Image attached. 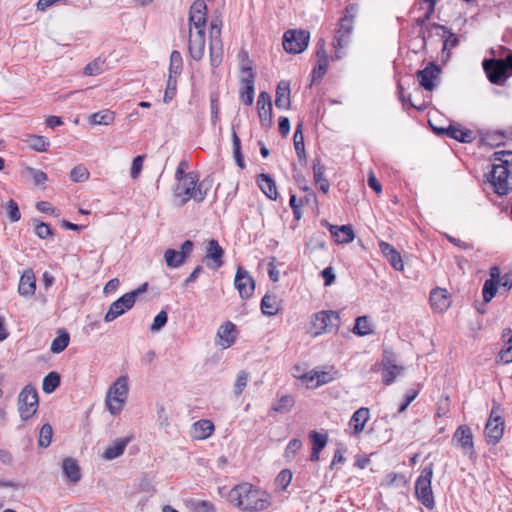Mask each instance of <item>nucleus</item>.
<instances>
[{"mask_svg": "<svg viewBox=\"0 0 512 512\" xmlns=\"http://www.w3.org/2000/svg\"><path fill=\"white\" fill-rule=\"evenodd\" d=\"M380 367L382 381L385 385L392 384L405 371V367L399 364L396 354L389 349H384Z\"/></svg>", "mask_w": 512, "mask_h": 512, "instance_id": "6e6552de", "label": "nucleus"}, {"mask_svg": "<svg viewBox=\"0 0 512 512\" xmlns=\"http://www.w3.org/2000/svg\"><path fill=\"white\" fill-rule=\"evenodd\" d=\"M214 429L215 427L212 421L202 419L192 425L190 436L195 440H204L213 434Z\"/></svg>", "mask_w": 512, "mask_h": 512, "instance_id": "c85d7f7f", "label": "nucleus"}, {"mask_svg": "<svg viewBox=\"0 0 512 512\" xmlns=\"http://www.w3.org/2000/svg\"><path fill=\"white\" fill-rule=\"evenodd\" d=\"M36 234L39 238L46 239L52 236V230L48 224L40 222L36 225Z\"/></svg>", "mask_w": 512, "mask_h": 512, "instance_id": "680f3d73", "label": "nucleus"}, {"mask_svg": "<svg viewBox=\"0 0 512 512\" xmlns=\"http://www.w3.org/2000/svg\"><path fill=\"white\" fill-rule=\"evenodd\" d=\"M207 5L203 0H195L189 12L188 50L190 56L199 61L206 48Z\"/></svg>", "mask_w": 512, "mask_h": 512, "instance_id": "f257e3e1", "label": "nucleus"}, {"mask_svg": "<svg viewBox=\"0 0 512 512\" xmlns=\"http://www.w3.org/2000/svg\"><path fill=\"white\" fill-rule=\"evenodd\" d=\"M195 512H215L213 505L204 500H198L193 503Z\"/></svg>", "mask_w": 512, "mask_h": 512, "instance_id": "0e129e2a", "label": "nucleus"}, {"mask_svg": "<svg viewBox=\"0 0 512 512\" xmlns=\"http://www.w3.org/2000/svg\"><path fill=\"white\" fill-rule=\"evenodd\" d=\"M430 304L435 312L443 313L451 305L450 294L446 289L436 288L430 292Z\"/></svg>", "mask_w": 512, "mask_h": 512, "instance_id": "4be33fe9", "label": "nucleus"}, {"mask_svg": "<svg viewBox=\"0 0 512 512\" xmlns=\"http://www.w3.org/2000/svg\"><path fill=\"white\" fill-rule=\"evenodd\" d=\"M440 68L434 63H429L423 70L417 72L419 84L426 90L432 91L440 76Z\"/></svg>", "mask_w": 512, "mask_h": 512, "instance_id": "aec40b11", "label": "nucleus"}, {"mask_svg": "<svg viewBox=\"0 0 512 512\" xmlns=\"http://www.w3.org/2000/svg\"><path fill=\"white\" fill-rule=\"evenodd\" d=\"M144 155L136 156L131 165L130 175L133 179L139 178L142 168H143V162H144Z\"/></svg>", "mask_w": 512, "mask_h": 512, "instance_id": "4d7b16f0", "label": "nucleus"}, {"mask_svg": "<svg viewBox=\"0 0 512 512\" xmlns=\"http://www.w3.org/2000/svg\"><path fill=\"white\" fill-rule=\"evenodd\" d=\"M27 172L32 177L33 182L35 185H43L47 180V175L41 170L34 169V168H28Z\"/></svg>", "mask_w": 512, "mask_h": 512, "instance_id": "bf43d9fd", "label": "nucleus"}, {"mask_svg": "<svg viewBox=\"0 0 512 512\" xmlns=\"http://www.w3.org/2000/svg\"><path fill=\"white\" fill-rule=\"evenodd\" d=\"M60 384V376L56 372H50L43 379L42 389L45 393H52Z\"/></svg>", "mask_w": 512, "mask_h": 512, "instance_id": "a18cd8bd", "label": "nucleus"}, {"mask_svg": "<svg viewBox=\"0 0 512 512\" xmlns=\"http://www.w3.org/2000/svg\"><path fill=\"white\" fill-rule=\"evenodd\" d=\"M69 335L68 333L64 332L60 335H58L51 343V347H50V350L53 352V353H61L62 351H64L66 349V347L68 346L69 344Z\"/></svg>", "mask_w": 512, "mask_h": 512, "instance_id": "09e8293b", "label": "nucleus"}, {"mask_svg": "<svg viewBox=\"0 0 512 512\" xmlns=\"http://www.w3.org/2000/svg\"><path fill=\"white\" fill-rule=\"evenodd\" d=\"M309 39L310 33L306 30H288L283 36V47L288 53L298 54L307 48Z\"/></svg>", "mask_w": 512, "mask_h": 512, "instance_id": "f8f14e48", "label": "nucleus"}, {"mask_svg": "<svg viewBox=\"0 0 512 512\" xmlns=\"http://www.w3.org/2000/svg\"><path fill=\"white\" fill-rule=\"evenodd\" d=\"M249 382V373L245 370H241L237 373L235 383L233 385V392L236 397H239L244 389L247 387Z\"/></svg>", "mask_w": 512, "mask_h": 512, "instance_id": "c03bdc74", "label": "nucleus"}, {"mask_svg": "<svg viewBox=\"0 0 512 512\" xmlns=\"http://www.w3.org/2000/svg\"><path fill=\"white\" fill-rule=\"evenodd\" d=\"M496 284L493 279L486 280L483 286V298L485 302H489L496 293Z\"/></svg>", "mask_w": 512, "mask_h": 512, "instance_id": "13d9d810", "label": "nucleus"}, {"mask_svg": "<svg viewBox=\"0 0 512 512\" xmlns=\"http://www.w3.org/2000/svg\"><path fill=\"white\" fill-rule=\"evenodd\" d=\"M36 290V279L32 270H26L20 277L18 292L23 297H32Z\"/></svg>", "mask_w": 512, "mask_h": 512, "instance_id": "7c9ffc66", "label": "nucleus"}, {"mask_svg": "<svg viewBox=\"0 0 512 512\" xmlns=\"http://www.w3.org/2000/svg\"><path fill=\"white\" fill-rule=\"evenodd\" d=\"M38 393L31 386H25L18 396V410L23 420L31 418L38 409Z\"/></svg>", "mask_w": 512, "mask_h": 512, "instance_id": "1a4fd4ad", "label": "nucleus"}, {"mask_svg": "<svg viewBox=\"0 0 512 512\" xmlns=\"http://www.w3.org/2000/svg\"><path fill=\"white\" fill-rule=\"evenodd\" d=\"M492 169L489 173V182L498 195H506L512 189V152L499 151L492 156Z\"/></svg>", "mask_w": 512, "mask_h": 512, "instance_id": "20e7f679", "label": "nucleus"}, {"mask_svg": "<svg viewBox=\"0 0 512 512\" xmlns=\"http://www.w3.org/2000/svg\"><path fill=\"white\" fill-rule=\"evenodd\" d=\"M325 167L319 159L313 162V176L316 185L323 193H327L330 188L328 180L324 177Z\"/></svg>", "mask_w": 512, "mask_h": 512, "instance_id": "c9c22d12", "label": "nucleus"}, {"mask_svg": "<svg viewBox=\"0 0 512 512\" xmlns=\"http://www.w3.org/2000/svg\"><path fill=\"white\" fill-rule=\"evenodd\" d=\"M53 429L50 424H44L39 431L38 445L47 448L51 444Z\"/></svg>", "mask_w": 512, "mask_h": 512, "instance_id": "de8ad7c7", "label": "nucleus"}, {"mask_svg": "<svg viewBox=\"0 0 512 512\" xmlns=\"http://www.w3.org/2000/svg\"><path fill=\"white\" fill-rule=\"evenodd\" d=\"M321 276L325 281V286H329L335 280V274L332 267H326L322 272Z\"/></svg>", "mask_w": 512, "mask_h": 512, "instance_id": "774afa93", "label": "nucleus"}, {"mask_svg": "<svg viewBox=\"0 0 512 512\" xmlns=\"http://www.w3.org/2000/svg\"><path fill=\"white\" fill-rule=\"evenodd\" d=\"M6 211H7L9 219L12 222H16V221L20 220L21 213L19 211L18 204L14 200L11 199L7 202Z\"/></svg>", "mask_w": 512, "mask_h": 512, "instance_id": "6e6d98bb", "label": "nucleus"}, {"mask_svg": "<svg viewBox=\"0 0 512 512\" xmlns=\"http://www.w3.org/2000/svg\"><path fill=\"white\" fill-rule=\"evenodd\" d=\"M375 333V324L367 316L358 317L354 323V334L368 336Z\"/></svg>", "mask_w": 512, "mask_h": 512, "instance_id": "4c0bfd02", "label": "nucleus"}, {"mask_svg": "<svg viewBox=\"0 0 512 512\" xmlns=\"http://www.w3.org/2000/svg\"><path fill=\"white\" fill-rule=\"evenodd\" d=\"M303 124L300 122L298 123L293 141H294V147L297 153V156L299 159H302L305 157V147H304V135H303Z\"/></svg>", "mask_w": 512, "mask_h": 512, "instance_id": "79ce46f5", "label": "nucleus"}, {"mask_svg": "<svg viewBox=\"0 0 512 512\" xmlns=\"http://www.w3.org/2000/svg\"><path fill=\"white\" fill-rule=\"evenodd\" d=\"M258 186L261 191L271 200H276L278 196L276 184L274 180L267 174L258 176Z\"/></svg>", "mask_w": 512, "mask_h": 512, "instance_id": "f704fd0d", "label": "nucleus"}, {"mask_svg": "<svg viewBox=\"0 0 512 512\" xmlns=\"http://www.w3.org/2000/svg\"><path fill=\"white\" fill-rule=\"evenodd\" d=\"M339 324V316L333 311H321L313 315L310 333L314 336L328 333Z\"/></svg>", "mask_w": 512, "mask_h": 512, "instance_id": "9b49d317", "label": "nucleus"}, {"mask_svg": "<svg viewBox=\"0 0 512 512\" xmlns=\"http://www.w3.org/2000/svg\"><path fill=\"white\" fill-rule=\"evenodd\" d=\"M441 131H445L449 137L460 142L467 143L473 140V132L460 126L450 125L447 129H442Z\"/></svg>", "mask_w": 512, "mask_h": 512, "instance_id": "e433bc0d", "label": "nucleus"}, {"mask_svg": "<svg viewBox=\"0 0 512 512\" xmlns=\"http://www.w3.org/2000/svg\"><path fill=\"white\" fill-rule=\"evenodd\" d=\"M351 31H352V16L350 15V6L345 8V14L340 19L338 28L335 32L334 37V55L333 60H339L344 55H347L348 49L351 42Z\"/></svg>", "mask_w": 512, "mask_h": 512, "instance_id": "39448f33", "label": "nucleus"}, {"mask_svg": "<svg viewBox=\"0 0 512 512\" xmlns=\"http://www.w3.org/2000/svg\"><path fill=\"white\" fill-rule=\"evenodd\" d=\"M290 100V84L288 81H280L276 89L275 105L279 109H289Z\"/></svg>", "mask_w": 512, "mask_h": 512, "instance_id": "2f4dec72", "label": "nucleus"}, {"mask_svg": "<svg viewBox=\"0 0 512 512\" xmlns=\"http://www.w3.org/2000/svg\"><path fill=\"white\" fill-rule=\"evenodd\" d=\"M452 443L459 448L463 455L472 458L475 455L473 433L469 426H459L453 434Z\"/></svg>", "mask_w": 512, "mask_h": 512, "instance_id": "4468645a", "label": "nucleus"}, {"mask_svg": "<svg viewBox=\"0 0 512 512\" xmlns=\"http://www.w3.org/2000/svg\"><path fill=\"white\" fill-rule=\"evenodd\" d=\"M234 285L242 299L250 298L255 290V282L253 278L250 276L248 271L241 267H238L237 269Z\"/></svg>", "mask_w": 512, "mask_h": 512, "instance_id": "dca6fc26", "label": "nucleus"}, {"mask_svg": "<svg viewBox=\"0 0 512 512\" xmlns=\"http://www.w3.org/2000/svg\"><path fill=\"white\" fill-rule=\"evenodd\" d=\"M236 340V326L227 321L223 323L217 331L216 344L223 349H227L234 344Z\"/></svg>", "mask_w": 512, "mask_h": 512, "instance_id": "412c9836", "label": "nucleus"}, {"mask_svg": "<svg viewBox=\"0 0 512 512\" xmlns=\"http://www.w3.org/2000/svg\"><path fill=\"white\" fill-rule=\"evenodd\" d=\"M28 143L32 149H34L38 152L46 151V149L50 145V142L48 141L47 138H45L43 136H37V135L31 136L28 140Z\"/></svg>", "mask_w": 512, "mask_h": 512, "instance_id": "3c124183", "label": "nucleus"}, {"mask_svg": "<svg viewBox=\"0 0 512 512\" xmlns=\"http://www.w3.org/2000/svg\"><path fill=\"white\" fill-rule=\"evenodd\" d=\"M213 180L207 176L199 182L198 175L195 172H189L185 178L178 181L174 188V197L180 206L193 199L196 202H202L211 189Z\"/></svg>", "mask_w": 512, "mask_h": 512, "instance_id": "7ed1b4c3", "label": "nucleus"}, {"mask_svg": "<svg viewBox=\"0 0 512 512\" xmlns=\"http://www.w3.org/2000/svg\"><path fill=\"white\" fill-rule=\"evenodd\" d=\"M229 502L242 510L257 511L269 506L268 495L250 482H241L230 490Z\"/></svg>", "mask_w": 512, "mask_h": 512, "instance_id": "f03ea898", "label": "nucleus"}, {"mask_svg": "<svg viewBox=\"0 0 512 512\" xmlns=\"http://www.w3.org/2000/svg\"><path fill=\"white\" fill-rule=\"evenodd\" d=\"M309 440L312 444V451L310 455L311 461H318L320 457V452L324 449V447L328 443V434L325 432H318L312 430L308 434Z\"/></svg>", "mask_w": 512, "mask_h": 512, "instance_id": "a878e982", "label": "nucleus"}, {"mask_svg": "<svg viewBox=\"0 0 512 512\" xmlns=\"http://www.w3.org/2000/svg\"><path fill=\"white\" fill-rule=\"evenodd\" d=\"M242 57L241 71L243 76L241 82L244 86V90L241 92L240 98L242 102L248 106L253 104L254 101V78L255 75L252 72V66L248 60V55L245 51L240 53Z\"/></svg>", "mask_w": 512, "mask_h": 512, "instance_id": "9d476101", "label": "nucleus"}, {"mask_svg": "<svg viewBox=\"0 0 512 512\" xmlns=\"http://www.w3.org/2000/svg\"><path fill=\"white\" fill-rule=\"evenodd\" d=\"M415 493L417 500L427 509L432 510L435 507L434 493L431 482H416Z\"/></svg>", "mask_w": 512, "mask_h": 512, "instance_id": "393cba45", "label": "nucleus"}, {"mask_svg": "<svg viewBox=\"0 0 512 512\" xmlns=\"http://www.w3.org/2000/svg\"><path fill=\"white\" fill-rule=\"evenodd\" d=\"M499 359L505 364L512 362V339H510L508 346L499 352Z\"/></svg>", "mask_w": 512, "mask_h": 512, "instance_id": "69168bd1", "label": "nucleus"}, {"mask_svg": "<svg viewBox=\"0 0 512 512\" xmlns=\"http://www.w3.org/2000/svg\"><path fill=\"white\" fill-rule=\"evenodd\" d=\"M257 110L262 127L270 128L273 123L272 102L270 95L265 91L258 96Z\"/></svg>", "mask_w": 512, "mask_h": 512, "instance_id": "a211bd4d", "label": "nucleus"}, {"mask_svg": "<svg viewBox=\"0 0 512 512\" xmlns=\"http://www.w3.org/2000/svg\"><path fill=\"white\" fill-rule=\"evenodd\" d=\"M295 400L291 395H283L273 404L272 410L277 413H288L294 407Z\"/></svg>", "mask_w": 512, "mask_h": 512, "instance_id": "37998d69", "label": "nucleus"}, {"mask_svg": "<svg viewBox=\"0 0 512 512\" xmlns=\"http://www.w3.org/2000/svg\"><path fill=\"white\" fill-rule=\"evenodd\" d=\"M504 431V425L500 417H494V413H491L485 426V437L488 443L496 444L502 437Z\"/></svg>", "mask_w": 512, "mask_h": 512, "instance_id": "5701e85b", "label": "nucleus"}, {"mask_svg": "<svg viewBox=\"0 0 512 512\" xmlns=\"http://www.w3.org/2000/svg\"><path fill=\"white\" fill-rule=\"evenodd\" d=\"M176 78L169 74L168 81H167V88L164 95V102L167 103L169 100L172 99L173 94L176 90Z\"/></svg>", "mask_w": 512, "mask_h": 512, "instance_id": "052dcab7", "label": "nucleus"}, {"mask_svg": "<svg viewBox=\"0 0 512 512\" xmlns=\"http://www.w3.org/2000/svg\"><path fill=\"white\" fill-rule=\"evenodd\" d=\"M299 378L306 384L307 388H317L332 380V377L328 372L318 370H312L300 375Z\"/></svg>", "mask_w": 512, "mask_h": 512, "instance_id": "bb28decb", "label": "nucleus"}, {"mask_svg": "<svg viewBox=\"0 0 512 512\" xmlns=\"http://www.w3.org/2000/svg\"><path fill=\"white\" fill-rule=\"evenodd\" d=\"M182 70V57L180 52L173 51L170 55V74L173 76H177L181 73Z\"/></svg>", "mask_w": 512, "mask_h": 512, "instance_id": "603ef678", "label": "nucleus"}, {"mask_svg": "<svg viewBox=\"0 0 512 512\" xmlns=\"http://www.w3.org/2000/svg\"><path fill=\"white\" fill-rule=\"evenodd\" d=\"M321 225L329 229L336 243L342 244L352 241V226L350 224L337 226L330 224L327 220H322Z\"/></svg>", "mask_w": 512, "mask_h": 512, "instance_id": "b1692460", "label": "nucleus"}, {"mask_svg": "<svg viewBox=\"0 0 512 512\" xmlns=\"http://www.w3.org/2000/svg\"><path fill=\"white\" fill-rule=\"evenodd\" d=\"M168 315L165 311H160L154 318L153 323L150 326L151 332L160 331L167 323Z\"/></svg>", "mask_w": 512, "mask_h": 512, "instance_id": "5fc2aeb1", "label": "nucleus"}, {"mask_svg": "<svg viewBox=\"0 0 512 512\" xmlns=\"http://www.w3.org/2000/svg\"><path fill=\"white\" fill-rule=\"evenodd\" d=\"M369 419L370 411L367 408H360L354 412V433L362 432Z\"/></svg>", "mask_w": 512, "mask_h": 512, "instance_id": "a19ab883", "label": "nucleus"}, {"mask_svg": "<svg viewBox=\"0 0 512 512\" xmlns=\"http://www.w3.org/2000/svg\"><path fill=\"white\" fill-rule=\"evenodd\" d=\"M223 254H224V251H223L222 247L219 245L218 241L211 239L207 245L205 258L213 261L214 268H219L222 266Z\"/></svg>", "mask_w": 512, "mask_h": 512, "instance_id": "72a5a7b5", "label": "nucleus"}, {"mask_svg": "<svg viewBox=\"0 0 512 512\" xmlns=\"http://www.w3.org/2000/svg\"><path fill=\"white\" fill-rule=\"evenodd\" d=\"M115 120V114L109 109L101 110L92 114L89 118L91 124L94 125H110Z\"/></svg>", "mask_w": 512, "mask_h": 512, "instance_id": "58836bf2", "label": "nucleus"}, {"mask_svg": "<svg viewBox=\"0 0 512 512\" xmlns=\"http://www.w3.org/2000/svg\"><path fill=\"white\" fill-rule=\"evenodd\" d=\"M194 244L191 240H186L181 245V250L167 249L164 253V260L169 268H178L192 253Z\"/></svg>", "mask_w": 512, "mask_h": 512, "instance_id": "2eb2a0df", "label": "nucleus"}, {"mask_svg": "<svg viewBox=\"0 0 512 512\" xmlns=\"http://www.w3.org/2000/svg\"><path fill=\"white\" fill-rule=\"evenodd\" d=\"M281 309V301L276 295L266 294L261 301V310L264 315L274 316Z\"/></svg>", "mask_w": 512, "mask_h": 512, "instance_id": "473e14b6", "label": "nucleus"}, {"mask_svg": "<svg viewBox=\"0 0 512 512\" xmlns=\"http://www.w3.org/2000/svg\"><path fill=\"white\" fill-rule=\"evenodd\" d=\"M210 102H211V121H212V124L215 125L216 122L218 121L219 119V106H218V97L217 95L215 94H212L211 97H210Z\"/></svg>", "mask_w": 512, "mask_h": 512, "instance_id": "e2e57ef3", "label": "nucleus"}, {"mask_svg": "<svg viewBox=\"0 0 512 512\" xmlns=\"http://www.w3.org/2000/svg\"><path fill=\"white\" fill-rule=\"evenodd\" d=\"M303 443L298 438H293L289 441L287 444L285 451H284V457L288 460H292L296 457L297 453L302 448Z\"/></svg>", "mask_w": 512, "mask_h": 512, "instance_id": "8fccbe9b", "label": "nucleus"}, {"mask_svg": "<svg viewBox=\"0 0 512 512\" xmlns=\"http://www.w3.org/2000/svg\"><path fill=\"white\" fill-rule=\"evenodd\" d=\"M130 437H123L115 439L102 453V458L105 460H114L121 456L127 445L130 443Z\"/></svg>", "mask_w": 512, "mask_h": 512, "instance_id": "c756f323", "label": "nucleus"}, {"mask_svg": "<svg viewBox=\"0 0 512 512\" xmlns=\"http://www.w3.org/2000/svg\"><path fill=\"white\" fill-rule=\"evenodd\" d=\"M209 50L211 66H219L220 63L222 62L223 49L221 42L220 21H218L217 19L212 20L210 23Z\"/></svg>", "mask_w": 512, "mask_h": 512, "instance_id": "ddd939ff", "label": "nucleus"}, {"mask_svg": "<svg viewBox=\"0 0 512 512\" xmlns=\"http://www.w3.org/2000/svg\"><path fill=\"white\" fill-rule=\"evenodd\" d=\"M380 251L388 260L391 266L397 271L404 270V263L400 253L389 243L381 241L379 244Z\"/></svg>", "mask_w": 512, "mask_h": 512, "instance_id": "cd10ccee", "label": "nucleus"}, {"mask_svg": "<svg viewBox=\"0 0 512 512\" xmlns=\"http://www.w3.org/2000/svg\"><path fill=\"white\" fill-rule=\"evenodd\" d=\"M128 378L126 376H120L108 389L105 403L108 411L112 415L119 414L128 397Z\"/></svg>", "mask_w": 512, "mask_h": 512, "instance_id": "423d86ee", "label": "nucleus"}, {"mask_svg": "<svg viewBox=\"0 0 512 512\" xmlns=\"http://www.w3.org/2000/svg\"><path fill=\"white\" fill-rule=\"evenodd\" d=\"M134 304L135 302L133 294H124L110 305L104 320L106 322H112L126 311L130 310Z\"/></svg>", "mask_w": 512, "mask_h": 512, "instance_id": "f3484780", "label": "nucleus"}, {"mask_svg": "<svg viewBox=\"0 0 512 512\" xmlns=\"http://www.w3.org/2000/svg\"><path fill=\"white\" fill-rule=\"evenodd\" d=\"M89 175L88 169L83 165L74 167L70 172V177L74 182H85Z\"/></svg>", "mask_w": 512, "mask_h": 512, "instance_id": "864d4df0", "label": "nucleus"}, {"mask_svg": "<svg viewBox=\"0 0 512 512\" xmlns=\"http://www.w3.org/2000/svg\"><path fill=\"white\" fill-rule=\"evenodd\" d=\"M325 46L324 39H319L316 45L317 63L311 73L313 82L320 81L327 71L328 55Z\"/></svg>", "mask_w": 512, "mask_h": 512, "instance_id": "6ab92c4d", "label": "nucleus"}, {"mask_svg": "<svg viewBox=\"0 0 512 512\" xmlns=\"http://www.w3.org/2000/svg\"><path fill=\"white\" fill-rule=\"evenodd\" d=\"M62 468L69 480L80 479L79 466L73 458H65L62 463Z\"/></svg>", "mask_w": 512, "mask_h": 512, "instance_id": "ea45409f", "label": "nucleus"}, {"mask_svg": "<svg viewBox=\"0 0 512 512\" xmlns=\"http://www.w3.org/2000/svg\"><path fill=\"white\" fill-rule=\"evenodd\" d=\"M104 64H105V60L98 57V58L94 59L93 61H91L90 63H88L84 67L83 72L87 76H97L104 71Z\"/></svg>", "mask_w": 512, "mask_h": 512, "instance_id": "49530a36", "label": "nucleus"}, {"mask_svg": "<svg viewBox=\"0 0 512 512\" xmlns=\"http://www.w3.org/2000/svg\"><path fill=\"white\" fill-rule=\"evenodd\" d=\"M232 140H233V150H234L235 159H236L238 165L240 167H243L241 153H240V139L237 136L235 131H233Z\"/></svg>", "mask_w": 512, "mask_h": 512, "instance_id": "338daca9", "label": "nucleus"}, {"mask_svg": "<svg viewBox=\"0 0 512 512\" xmlns=\"http://www.w3.org/2000/svg\"><path fill=\"white\" fill-rule=\"evenodd\" d=\"M483 68L491 83L501 84L512 74V52L505 59L484 60Z\"/></svg>", "mask_w": 512, "mask_h": 512, "instance_id": "0eeeda50", "label": "nucleus"}]
</instances>
